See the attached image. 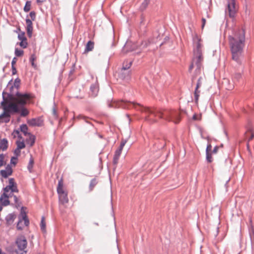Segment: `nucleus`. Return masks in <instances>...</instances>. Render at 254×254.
<instances>
[{
    "instance_id": "nucleus-1",
    "label": "nucleus",
    "mask_w": 254,
    "mask_h": 254,
    "mask_svg": "<svg viewBox=\"0 0 254 254\" xmlns=\"http://www.w3.org/2000/svg\"><path fill=\"white\" fill-rule=\"evenodd\" d=\"M110 107L114 108H122L123 109H129L132 107L141 112H144L146 114L153 115L155 117L158 116L159 118L164 119L168 121L173 122L178 124L180 121V112L177 111L165 109L162 111H154L151 109L144 107L133 102L127 100H121L113 102L110 105Z\"/></svg>"
},
{
    "instance_id": "nucleus-2",
    "label": "nucleus",
    "mask_w": 254,
    "mask_h": 254,
    "mask_svg": "<svg viewBox=\"0 0 254 254\" xmlns=\"http://www.w3.org/2000/svg\"><path fill=\"white\" fill-rule=\"evenodd\" d=\"M228 40L232 60L242 69L246 40L245 30L243 28L234 30L232 34L229 35Z\"/></svg>"
},
{
    "instance_id": "nucleus-3",
    "label": "nucleus",
    "mask_w": 254,
    "mask_h": 254,
    "mask_svg": "<svg viewBox=\"0 0 254 254\" xmlns=\"http://www.w3.org/2000/svg\"><path fill=\"white\" fill-rule=\"evenodd\" d=\"M201 40L197 36L193 38V43L194 48L193 49L194 57L192 59L191 64L189 67V71L191 72V70L195 66V69L193 75L192 76V81L193 82L197 75L200 74L201 68L202 67V62L203 57L202 56L201 48L202 45L200 43Z\"/></svg>"
},
{
    "instance_id": "nucleus-4",
    "label": "nucleus",
    "mask_w": 254,
    "mask_h": 254,
    "mask_svg": "<svg viewBox=\"0 0 254 254\" xmlns=\"http://www.w3.org/2000/svg\"><path fill=\"white\" fill-rule=\"evenodd\" d=\"M7 99L8 102H12L17 105L21 116L26 117L29 114V111L24 107V106L31 99L29 94L21 93L17 91L16 97H14L12 93H7Z\"/></svg>"
},
{
    "instance_id": "nucleus-5",
    "label": "nucleus",
    "mask_w": 254,
    "mask_h": 254,
    "mask_svg": "<svg viewBox=\"0 0 254 254\" xmlns=\"http://www.w3.org/2000/svg\"><path fill=\"white\" fill-rule=\"evenodd\" d=\"M6 93L2 92V101L0 105L3 110V112L0 115V124L3 123H8L10 121L11 115L19 113V110L16 104L12 102H8L7 98L5 97Z\"/></svg>"
},
{
    "instance_id": "nucleus-6",
    "label": "nucleus",
    "mask_w": 254,
    "mask_h": 254,
    "mask_svg": "<svg viewBox=\"0 0 254 254\" xmlns=\"http://www.w3.org/2000/svg\"><path fill=\"white\" fill-rule=\"evenodd\" d=\"M15 244L17 247V249L15 250L17 254H26V250L27 246V242L26 238L24 236H20L17 238Z\"/></svg>"
},
{
    "instance_id": "nucleus-7",
    "label": "nucleus",
    "mask_w": 254,
    "mask_h": 254,
    "mask_svg": "<svg viewBox=\"0 0 254 254\" xmlns=\"http://www.w3.org/2000/svg\"><path fill=\"white\" fill-rule=\"evenodd\" d=\"M12 80H10L7 85V89L9 88V92L8 93H12L14 97H16V92L18 91V89L20 86V80L17 78L15 79L14 84L12 85L11 83Z\"/></svg>"
},
{
    "instance_id": "nucleus-8",
    "label": "nucleus",
    "mask_w": 254,
    "mask_h": 254,
    "mask_svg": "<svg viewBox=\"0 0 254 254\" xmlns=\"http://www.w3.org/2000/svg\"><path fill=\"white\" fill-rule=\"evenodd\" d=\"M126 143L127 140L125 139H123L121 142L119 147L116 150L113 158V164L114 165H116L118 163L122 150Z\"/></svg>"
},
{
    "instance_id": "nucleus-9",
    "label": "nucleus",
    "mask_w": 254,
    "mask_h": 254,
    "mask_svg": "<svg viewBox=\"0 0 254 254\" xmlns=\"http://www.w3.org/2000/svg\"><path fill=\"white\" fill-rule=\"evenodd\" d=\"M227 12L230 17H234L236 12L235 0H228L227 8L226 10V13Z\"/></svg>"
},
{
    "instance_id": "nucleus-10",
    "label": "nucleus",
    "mask_w": 254,
    "mask_h": 254,
    "mask_svg": "<svg viewBox=\"0 0 254 254\" xmlns=\"http://www.w3.org/2000/svg\"><path fill=\"white\" fill-rule=\"evenodd\" d=\"M131 71L121 69L118 73V77L120 79L125 80H128L130 78Z\"/></svg>"
},
{
    "instance_id": "nucleus-11",
    "label": "nucleus",
    "mask_w": 254,
    "mask_h": 254,
    "mask_svg": "<svg viewBox=\"0 0 254 254\" xmlns=\"http://www.w3.org/2000/svg\"><path fill=\"white\" fill-rule=\"evenodd\" d=\"M9 195L8 194L3 193L0 197V211L2 209V206H7L10 204V201L8 200Z\"/></svg>"
},
{
    "instance_id": "nucleus-12",
    "label": "nucleus",
    "mask_w": 254,
    "mask_h": 254,
    "mask_svg": "<svg viewBox=\"0 0 254 254\" xmlns=\"http://www.w3.org/2000/svg\"><path fill=\"white\" fill-rule=\"evenodd\" d=\"M202 77L201 76H199L198 79H197L196 85L195 88L194 95V99L195 102L197 103L198 100L200 91L198 90V88L201 86L202 82Z\"/></svg>"
},
{
    "instance_id": "nucleus-13",
    "label": "nucleus",
    "mask_w": 254,
    "mask_h": 254,
    "mask_svg": "<svg viewBox=\"0 0 254 254\" xmlns=\"http://www.w3.org/2000/svg\"><path fill=\"white\" fill-rule=\"evenodd\" d=\"M12 173V170L10 165H7L5 167V170H2L0 171V174L4 178H7Z\"/></svg>"
},
{
    "instance_id": "nucleus-14",
    "label": "nucleus",
    "mask_w": 254,
    "mask_h": 254,
    "mask_svg": "<svg viewBox=\"0 0 254 254\" xmlns=\"http://www.w3.org/2000/svg\"><path fill=\"white\" fill-rule=\"evenodd\" d=\"M99 91L98 84H93L90 86L89 96L91 97H95L97 96Z\"/></svg>"
},
{
    "instance_id": "nucleus-15",
    "label": "nucleus",
    "mask_w": 254,
    "mask_h": 254,
    "mask_svg": "<svg viewBox=\"0 0 254 254\" xmlns=\"http://www.w3.org/2000/svg\"><path fill=\"white\" fill-rule=\"evenodd\" d=\"M26 31L27 35L29 37H31L32 35V32H33V24L32 20L26 18Z\"/></svg>"
},
{
    "instance_id": "nucleus-16",
    "label": "nucleus",
    "mask_w": 254,
    "mask_h": 254,
    "mask_svg": "<svg viewBox=\"0 0 254 254\" xmlns=\"http://www.w3.org/2000/svg\"><path fill=\"white\" fill-rule=\"evenodd\" d=\"M28 123L31 126L40 127L42 125V121L40 118H33L28 121Z\"/></svg>"
},
{
    "instance_id": "nucleus-17",
    "label": "nucleus",
    "mask_w": 254,
    "mask_h": 254,
    "mask_svg": "<svg viewBox=\"0 0 254 254\" xmlns=\"http://www.w3.org/2000/svg\"><path fill=\"white\" fill-rule=\"evenodd\" d=\"M16 215L14 213H10L8 214L5 217L6 224L10 225L13 223L14 219L16 218Z\"/></svg>"
},
{
    "instance_id": "nucleus-18",
    "label": "nucleus",
    "mask_w": 254,
    "mask_h": 254,
    "mask_svg": "<svg viewBox=\"0 0 254 254\" xmlns=\"http://www.w3.org/2000/svg\"><path fill=\"white\" fill-rule=\"evenodd\" d=\"M3 193L5 194H8V192L10 191L11 193L13 192H17L18 190L17 187L13 188L11 187V186H9V185L6 186L5 188L3 189Z\"/></svg>"
},
{
    "instance_id": "nucleus-19",
    "label": "nucleus",
    "mask_w": 254,
    "mask_h": 254,
    "mask_svg": "<svg viewBox=\"0 0 254 254\" xmlns=\"http://www.w3.org/2000/svg\"><path fill=\"white\" fill-rule=\"evenodd\" d=\"M223 84L225 86L226 89L228 90H231L234 87V84L230 83V81L227 78L224 79Z\"/></svg>"
},
{
    "instance_id": "nucleus-20",
    "label": "nucleus",
    "mask_w": 254,
    "mask_h": 254,
    "mask_svg": "<svg viewBox=\"0 0 254 254\" xmlns=\"http://www.w3.org/2000/svg\"><path fill=\"white\" fill-rule=\"evenodd\" d=\"M27 136L29 137L26 139V142L30 146H32L35 142V136L31 133Z\"/></svg>"
},
{
    "instance_id": "nucleus-21",
    "label": "nucleus",
    "mask_w": 254,
    "mask_h": 254,
    "mask_svg": "<svg viewBox=\"0 0 254 254\" xmlns=\"http://www.w3.org/2000/svg\"><path fill=\"white\" fill-rule=\"evenodd\" d=\"M59 200L62 204L66 203L68 201L67 194L66 192L59 195Z\"/></svg>"
},
{
    "instance_id": "nucleus-22",
    "label": "nucleus",
    "mask_w": 254,
    "mask_h": 254,
    "mask_svg": "<svg viewBox=\"0 0 254 254\" xmlns=\"http://www.w3.org/2000/svg\"><path fill=\"white\" fill-rule=\"evenodd\" d=\"M8 147V141L6 138H3L0 141V149L5 151Z\"/></svg>"
},
{
    "instance_id": "nucleus-23",
    "label": "nucleus",
    "mask_w": 254,
    "mask_h": 254,
    "mask_svg": "<svg viewBox=\"0 0 254 254\" xmlns=\"http://www.w3.org/2000/svg\"><path fill=\"white\" fill-rule=\"evenodd\" d=\"M23 207L22 208L23 209ZM21 219H20V220H22L24 221V224L25 226H28L29 224V220L27 217L26 214L25 212L23 211L22 209H21Z\"/></svg>"
},
{
    "instance_id": "nucleus-24",
    "label": "nucleus",
    "mask_w": 254,
    "mask_h": 254,
    "mask_svg": "<svg viewBox=\"0 0 254 254\" xmlns=\"http://www.w3.org/2000/svg\"><path fill=\"white\" fill-rule=\"evenodd\" d=\"M94 43L91 41H89L86 45L84 53L92 51L94 48Z\"/></svg>"
},
{
    "instance_id": "nucleus-25",
    "label": "nucleus",
    "mask_w": 254,
    "mask_h": 254,
    "mask_svg": "<svg viewBox=\"0 0 254 254\" xmlns=\"http://www.w3.org/2000/svg\"><path fill=\"white\" fill-rule=\"evenodd\" d=\"M132 61H125L123 63V66L121 69H123L125 70H129L130 66L132 65Z\"/></svg>"
},
{
    "instance_id": "nucleus-26",
    "label": "nucleus",
    "mask_w": 254,
    "mask_h": 254,
    "mask_svg": "<svg viewBox=\"0 0 254 254\" xmlns=\"http://www.w3.org/2000/svg\"><path fill=\"white\" fill-rule=\"evenodd\" d=\"M20 131L22 132L25 136H27L30 133L28 132V127L26 125L22 124L20 126Z\"/></svg>"
},
{
    "instance_id": "nucleus-27",
    "label": "nucleus",
    "mask_w": 254,
    "mask_h": 254,
    "mask_svg": "<svg viewBox=\"0 0 254 254\" xmlns=\"http://www.w3.org/2000/svg\"><path fill=\"white\" fill-rule=\"evenodd\" d=\"M157 40H155L154 39H149L147 41H144L142 43L141 46L143 48H145L148 46L151 43H156Z\"/></svg>"
},
{
    "instance_id": "nucleus-28",
    "label": "nucleus",
    "mask_w": 254,
    "mask_h": 254,
    "mask_svg": "<svg viewBox=\"0 0 254 254\" xmlns=\"http://www.w3.org/2000/svg\"><path fill=\"white\" fill-rule=\"evenodd\" d=\"M149 2L150 0H144L140 6L139 9L141 11L144 10L147 7Z\"/></svg>"
},
{
    "instance_id": "nucleus-29",
    "label": "nucleus",
    "mask_w": 254,
    "mask_h": 254,
    "mask_svg": "<svg viewBox=\"0 0 254 254\" xmlns=\"http://www.w3.org/2000/svg\"><path fill=\"white\" fill-rule=\"evenodd\" d=\"M98 181L96 179L94 178L92 179L90 181L89 184V190H92L94 187L97 184Z\"/></svg>"
},
{
    "instance_id": "nucleus-30",
    "label": "nucleus",
    "mask_w": 254,
    "mask_h": 254,
    "mask_svg": "<svg viewBox=\"0 0 254 254\" xmlns=\"http://www.w3.org/2000/svg\"><path fill=\"white\" fill-rule=\"evenodd\" d=\"M242 75L240 72H236L232 77L233 81L234 82L238 81L241 78Z\"/></svg>"
},
{
    "instance_id": "nucleus-31",
    "label": "nucleus",
    "mask_w": 254,
    "mask_h": 254,
    "mask_svg": "<svg viewBox=\"0 0 254 254\" xmlns=\"http://www.w3.org/2000/svg\"><path fill=\"white\" fill-rule=\"evenodd\" d=\"M17 150H20L25 148V144L23 141H17L16 142Z\"/></svg>"
},
{
    "instance_id": "nucleus-32",
    "label": "nucleus",
    "mask_w": 254,
    "mask_h": 254,
    "mask_svg": "<svg viewBox=\"0 0 254 254\" xmlns=\"http://www.w3.org/2000/svg\"><path fill=\"white\" fill-rule=\"evenodd\" d=\"M33 164H34V160L32 158V157H31V158L29 160V163L27 166V169L30 173L32 172V169L33 168Z\"/></svg>"
},
{
    "instance_id": "nucleus-33",
    "label": "nucleus",
    "mask_w": 254,
    "mask_h": 254,
    "mask_svg": "<svg viewBox=\"0 0 254 254\" xmlns=\"http://www.w3.org/2000/svg\"><path fill=\"white\" fill-rule=\"evenodd\" d=\"M41 229L43 232L46 231V223L45 221L44 217H42L41 221L40 224Z\"/></svg>"
},
{
    "instance_id": "nucleus-34",
    "label": "nucleus",
    "mask_w": 254,
    "mask_h": 254,
    "mask_svg": "<svg viewBox=\"0 0 254 254\" xmlns=\"http://www.w3.org/2000/svg\"><path fill=\"white\" fill-rule=\"evenodd\" d=\"M31 8V1H27L26 2L25 5L24 7V11L26 12H27L30 11Z\"/></svg>"
},
{
    "instance_id": "nucleus-35",
    "label": "nucleus",
    "mask_w": 254,
    "mask_h": 254,
    "mask_svg": "<svg viewBox=\"0 0 254 254\" xmlns=\"http://www.w3.org/2000/svg\"><path fill=\"white\" fill-rule=\"evenodd\" d=\"M23 54V51L22 50H19L18 48H15V55L17 57H21Z\"/></svg>"
},
{
    "instance_id": "nucleus-36",
    "label": "nucleus",
    "mask_w": 254,
    "mask_h": 254,
    "mask_svg": "<svg viewBox=\"0 0 254 254\" xmlns=\"http://www.w3.org/2000/svg\"><path fill=\"white\" fill-rule=\"evenodd\" d=\"M18 38L20 41H26L27 39L25 36V33L24 32H21V33L19 34L18 35Z\"/></svg>"
},
{
    "instance_id": "nucleus-37",
    "label": "nucleus",
    "mask_w": 254,
    "mask_h": 254,
    "mask_svg": "<svg viewBox=\"0 0 254 254\" xmlns=\"http://www.w3.org/2000/svg\"><path fill=\"white\" fill-rule=\"evenodd\" d=\"M206 159L207 162L211 163L212 162V158L210 153H206Z\"/></svg>"
},
{
    "instance_id": "nucleus-38",
    "label": "nucleus",
    "mask_w": 254,
    "mask_h": 254,
    "mask_svg": "<svg viewBox=\"0 0 254 254\" xmlns=\"http://www.w3.org/2000/svg\"><path fill=\"white\" fill-rule=\"evenodd\" d=\"M9 186H11V187L15 188L17 187L16 184L14 182V180L13 178H10L9 179Z\"/></svg>"
},
{
    "instance_id": "nucleus-39",
    "label": "nucleus",
    "mask_w": 254,
    "mask_h": 254,
    "mask_svg": "<svg viewBox=\"0 0 254 254\" xmlns=\"http://www.w3.org/2000/svg\"><path fill=\"white\" fill-rule=\"evenodd\" d=\"M4 155L3 154H0V167L5 164L4 163Z\"/></svg>"
},
{
    "instance_id": "nucleus-40",
    "label": "nucleus",
    "mask_w": 254,
    "mask_h": 254,
    "mask_svg": "<svg viewBox=\"0 0 254 254\" xmlns=\"http://www.w3.org/2000/svg\"><path fill=\"white\" fill-rule=\"evenodd\" d=\"M145 120L151 123H153L156 122L155 120L151 118L149 115L145 117Z\"/></svg>"
},
{
    "instance_id": "nucleus-41",
    "label": "nucleus",
    "mask_w": 254,
    "mask_h": 254,
    "mask_svg": "<svg viewBox=\"0 0 254 254\" xmlns=\"http://www.w3.org/2000/svg\"><path fill=\"white\" fill-rule=\"evenodd\" d=\"M19 45L23 48H26L27 46V42L26 41H21L19 43Z\"/></svg>"
},
{
    "instance_id": "nucleus-42",
    "label": "nucleus",
    "mask_w": 254,
    "mask_h": 254,
    "mask_svg": "<svg viewBox=\"0 0 254 254\" xmlns=\"http://www.w3.org/2000/svg\"><path fill=\"white\" fill-rule=\"evenodd\" d=\"M17 160V157H12L10 159V163L15 165L17 163L16 160Z\"/></svg>"
},
{
    "instance_id": "nucleus-43",
    "label": "nucleus",
    "mask_w": 254,
    "mask_h": 254,
    "mask_svg": "<svg viewBox=\"0 0 254 254\" xmlns=\"http://www.w3.org/2000/svg\"><path fill=\"white\" fill-rule=\"evenodd\" d=\"M29 15L32 20H35L36 18V13L34 11H31L29 13Z\"/></svg>"
},
{
    "instance_id": "nucleus-44",
    "label": "nucleus",
    "mask_w": 254,
    "mask_h": 254,
    "mask_svg": "<svg viewBox=\"0 0 254 254\" xmlns=\"http://www.w3.org/2000/svg\"><path fill=\"white\" fill-rule=\"evenodd\" d=\"M57 192L59 195L65 193L63 188H57Z\"/></svg>"
},
{
    "instance_id": "nucleus-45",
    "label": "nucleus",
    "mask_w": 254,
    "mask_h": 254,
    "mask_svg": "<svg viewBox=\"0 0 254 254\" xmlns=\"http://www.w3.org/2000/svg\"><path fill=\"white\" fill-rule=\"evenodd\" d=\"M22 220H20L19 219V221L18 222L17 224V229L20 230H22L23 228H22V227L20 225V224L22 223Z\"/></svg>"
},
{
    "instance_id": "nucleus-46",
    "label": "nucleus",
    "mask_w": 254,
    "mask_h": 254,
    "mask_svg": "<svg viewBox=\"0 0 254 254\" xmlns=\"http://www.w3.org/2000/svg\"><path fill=\"white\" fill-rule=\"evenodd\" d=\"M115 46V41H114V36H113L112 37H111V45H110V47L112 48V47H114Z\"/></svg>"
},
{
    "instance_id": "nucleus-47",
    "label": "nucleus",
    "mask_w": 254,
    "mask_h": 254,
    "mask_svg": "<svg viewBox=\"0 0 254 254\" xmlns=\"http://www.w3.org/2000/svg\"><path fill=\"white\" fill-rule=\"evenodd\" d=\"M212 148L211 145L210 143H208L207 145L206 149V153H210V151L211 150Z\"/></svg>"
},
{
    "instance_id": "nucleus-48",
    "label": "nucleus",
    "mask_w": 254,
    "mask_h": 254,
    "mask_svg": "<svg viewBox=\"0 0 254 254\" xmlns=\"http://www.w3.org/2000/svg\"><path fill=\"white\" fill-rule=\"evenodd\" d=\"M19 131L18 130H14L12 133V135H13L14 137H16L17 135H19Z\"/></svg>"
},
{
    "instance_id": "nucleus-49",
    "label": "nucleus",
    "mask_w": 254,
    "mask_h": 254,
    "mask_svg": "<svg viewBox=\"0 0 254 254\" xmlns=\"http://www.w3.org/2000/svg\"><path fill=\"white\" fill-rule=\"evenodd\" d=\"M14 153L16 155L15 157H17L20 154V150H17V148H16L14 151Z\"/></svg>"
},
{
    "instance_id": "nucleus-50",
    "label": "nucleus",
    "mask_w": 254,
    "mask_h": 254,
    "mask_svg": "<svg viewBox=\"0 0 254 254\" xmlns=\"http://www.w3.org/2000/svg\"><path fill=\"white\" fill-rule=\"evenodd\" d=\"M76 118L78 119H83L85 120L87 119V117L82 115H79L78 116H77Z\"/></svg>"
},
{
    "instance_id": "nucleus-51",
    "label": "nucleus",
    "mask_w": 254,
    "mask_h": 254,
    "mask_svg": "<svg viewBox=\"0 0 254 254\" xmlns=\"http://www.w3.org/2000/svg\"><path fill=\"white\" fill-rule=\"evenodd\" d=\"M17 61V59L16 58H14L11 62V66H14Z\"/></svg>"
},
{
    "instance_id": "nucleus-52",
    "label": "nucleus",
    "mask_w": 254,
    "mask_h": 254,
    "mask_svg": "<svg viewBox=\"0 0 254 254\" xmlns=\"http://www.w3.org/2000/svg\"><path fill=\"white\" fill-rule=\"evenodd\" d=\"M35 60V55H31L30 58V62L31 63H32V62H34Z\"/></svg>"
},
{
    "instance_id": "nucleus-53",
    "label": "nucleus",
    "mask_w": 254,
    "mask_h": 254,
    "mask_svg": "<svg viewBox=\"0 0 254 254\" xmlns=\"http://www.w3.org/2000/svg\"><path fill=\"white\" fill-rule=\"evenodd\" d=\"M11 68H12V74H16V69L15 68V66H11Z\"/></svg>"
},
{
    "instance_id": "nucleus-54",
    "label": "nucleus",
    "mask_w": 254,
    "mask_h": 254,
    "mask_svg": "<svg viewBox=\"0 0 254 254\" xmlns=\"http://www.w3.org/2000/svg\"><path fill=\"white\" fill-rule=\"evenodd\" d=\"M218 147L217 146H216L212 150V153H216L218 151Z\"/></svg>"
},
{
    "instance_id": "nucleus-55",
    "label": "nucleus",
    "mask_w": 254,
    "mask_h": 254,
    "mask_svg": "<svg viewBox=\"0 0 254 254\" xmlns=\"http://www.w3.org/2000/svg\"><path fill=\"white\" fill-rule=\"evenodd\" d=\"M254 137V133H252L251 134L250 137L248 139V142H249V141L252 140Z\"/></svg>"
},
{
    "instance_id": "nucleus-56",
    "label": "nucleus",
    "mask_w": 254,
    "mask_h": 254,
    "mask_svg": "<svg viewBox=\"0 0 254 254\" xmlns=\"http://www.w3.org/2000/svg\"><path fill=\"white\" fill-rule=\"evenodd\" d=\"M202 28H203L204 25H205V22H206V20L204 18H202Z\"/></svg>"
},
{
    "instance_id": "nucleus-57",
    "label": "nucleus",
    "mask_w": 254,
    "mask_h": 254,
    "mask_svg": "<svg viewBox=\"0 0 254 254\" xmlns=\"http://www.w3.org/2000/svg\"><path fill=\"white\" fill-rule=\"evenodd\" d=\"M63 188V183L61 181L59 182L57 188Z\"/></svg>"
},
{
    "instance_id": "nucleus-58",
    "label": "nucleus",
    "mask_w": 254,
    "mask_h": 254,
    "mask_svg": "<svg viewBox=\"0 0 254 254\" xmlns=\"http://www.w3.org/2000/svg\"><path fill=\"white\" fill-rule=\"evenodd\" d=\"M13 197H14V200L15 203H17L18 201V198L16 197V195H13Z\"/></svg>"
},
{
    "instance_id": "nucleus-59",
    "label": "nucleus",
    "mask_w": 254,
    "mask_h": 254,
    "mask_svg": "<svg viewBox=\"0 0 254 254\" xmlns=\"http://www.w3.org/2000/svg\"><path fill=\"white\" fill-rule=\"evenodd\" d=\"M162 142L163 143H164L165 141H164V140H162ZM165 145V143H163L162 145H161L160 146H159L158 148L159 149H162V148L164 147Z\"/></svg>"
},
{
    "instance_id": "nucleus-60",
    "label": "nucleus",
    "mask_w": 254,
    "mask_h": 254,
    "mask_svg": "<svg viewBox=\"0 0 254 254\" xmlns=\"http://www.w3.org/2000/svg\"><path fill=\"white\" fill-rule=\"evenodd\" d=\"M53 115L55 117H57V113H56V109L55 108H54L53 110Z\"/></svg>"
},
{
    "instance_id": "nucleus-61",
    "label": "nucleus",
    "mask_w": 254,
    "mask_h": 254,
    "mask_svg": "<svg viewBox=\"0 0 254 254\" xmlns=\"http://www.w3.org/2000/svg\"><path fill=\"white\" fill-rule=\"evenodd\" d=\"M45 1V0H37V2L38 3H42Z\"/></svg>"
},
{
    "instance_id": "nucleus-62",
    "label": "nucleus",
    "mask_w": 254,
    "mask_h": 254,
    "mask_svg": "<svg viewBox=\"0 0 254 254\" xmlns=\"http://www.w3.org/2000/svg\"><path fill=\"white\" fill-rule=\"evenodd\" d=\"M8 195H9V197H11L12 196H13V195H14L12 194V193H11V192H10L9 194H8Z\"/></svg>"
},
{
    "instance_id": "nucleus-63",
    "label": "nucleus",
    "mask_w": 254,
    "mask_h": 254,
    "mask_svg": "<svg viewBox=\"0 0 254 254\" xmlns=\"http://www.w3.org/2000/svg\"><path fill=\"white\" fill-rule=\"evenodd\" d=\"M31 64H32V66H33V67H35V64L34 62H32L31 63Z\"/></svg>"
},
{
    "instance_id": "nucleus-64",
    "label": "nucleus",
    "mask_w": 254,
    "mask_h": 254,
    "mask_svg": "<svg viewBox=\"0 0 254 254\" xmlns=\"http://www.w3.org/2000/svg\"><path fill=\"white\" fill-rule=\"evenodd\" d=\"M192 118H193V120H196V115H193Z\"/></svg>"
}]
</instances>
